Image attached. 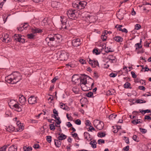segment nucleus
Instances as JSON below:
<instances>
[{"instance_id":"nucleus-1","label":"nucleus","mask_w":151,"mask_h":151,"mask_svg":"<svg viewBox=\"0 0 151 151\" xmlns=\"http://www.w3.org/2000/svg\"><path fill=\"white\" fill-rule=\"evenodd\" d=\"M93 79L89 76H82L80 78L79 85L84 91L91 89L94 86Z\"/></svg>"},{"instance_id":"nucleus-2","label":"nucleus","mask_w":151,"mask_h":151,"mask_svg":"<svg viewBox=\"0 0 151 151\" xmlns=\"http://www.w3.org/2000/svg\"><path fill=\"white\" fill-rule=\"evenodd\" d=\"M10 107L12 108H14L18 111H20L22 110V106L17 101L14 100L12 99L10 100L8 102Z\"/></svg>"},{"instance_id":"nucleus-3","label":"nucleus","mask_w":151,"mask_h":151,"mask_svg":"<svg viewBox=\"0 0 151 151\" xmlns=\"http://www.w3.org/2000/svg\"><path fill=\"white\" fill-rule=\"evenodd\" d=\"M61 36L59 34H53V35H48V36L46 38L45 40L47 42L48 44L49 42L56 41V40H60L61 39Z\"/></svg>"},{"instance_id":"nucleus-4","label":"nucleus","mask_w":151,"mask_h":151,"mask_svg":"<svg viewBox=\"0 0 151 151\" xmlns=\"http://www.w3.org/2000/svg\"><path fill=\"white\" fill-rule=\"evenodd\" d=\"M68 17L72 19H76L78 17V13L75 10L70 9L67 12Z\"/></svg>"},{"instance_id":"nucleus-5","label":"nucleus","mask_w":151,"mask_h":151,"mask_svg":"<svg viewBox=\"0 0 151 151\" xmlns=\"http://www.w3.org/2000/svg\"><path fill=\"white\" fill-rule=\"evenodd\" d=\"M56 55L58 59L61 60H66L68 56V53L64 50L58 51L56 54Z\"/></svg>"},{"instance_id":"nucleus-6","label":"nucleus","mask_w":151,"mask_h":151,"mask_svg":"<svg viewBox=\"0 0 151 151\" xmlns=\"http://www.w3.org/2000/svg\"><path fill=\"white\" fill-rule=\"evenodd\" d=\"M128 71H127V67L126 66L123 67V68L121 70L118 71L117 73H111L109 76H116L117 75H122L123 76H125V75H128Z\"/></svg>"},{"instance_id":"nucleus-7","label":"nucleus","mask_w":151,"mask_h":151,"mask_svg":"<svg viewBox=\"0 0 151 151\" xmlns=\"http://www.w3.org/2000/svg\"><path fill=\"white\" fill-rule=\"evenodd\" d=\"M93 124L95 127L99 130H101L104 126L103 122L98 120H94Z\"/></svg>"},{"instance_id":"nucleus-8","label":"nucleus","mask_w":151,"mask_h":151,"mask_svg":"<svg viewBox=\"0 0 151 151\" xmlns=\"http://www.w3.org/2000/svg\"><path fill=\"white\" fill-rule=\"evenodd\" d=\"M91 13L88 12H85L84 13V17H83V19L86 22L91 23L93 21L92 19L93 18V16L90 15Z\"/></svg>"},{"instance_id":"nucleus-9","label":"nucleus","mask_w":151,"mask_h":151,"mask_svg":"<svg viewBox=\"0 0 151 151\" xmlns=\"http://www.w3.org/2000/svg\"><path fill=\"white\" fill-rule=\"evenodd\" d=\"M38 101V98L34 96H31L28 99V102L30 104H33L36 103Z\"/></svg>"},{"instance_id":"nucleus-10","label":"nucleus","mask_w":151,"mask_h":151,"mask_svg":"<svg viewBox=\"0 0 151 151\" xmlns=\"http://www.w3.org/2000/svg\"><path fill=\"white\" fill-rule=\"evenodd\" d=\"M14 38L16 41L22 43L25 42L24 37L20 35L15 34L14 36Z\"/></svg>"},{"instance_id":"nucleus-11","label":"nucleus","mask_w":151,"mask_h":151,"mask_svg":"<svg viewBox=\"0 0 151 151\" xmlns=\"http://www.w3.org/2000/svg\"><path fill=\"white\" fill-rule=\"evenodd\" d=\"M81 44V42L79 38L75 39L72 41V45L75 47H77Z\"/></svg>"},{"instance_id":"nucleus-12","label":"nucleus","mask_w":151,"mask_h":151,"mask_svg":"<svg viewBox=\"0 0 151 151\" xmlns=\"http://www.w3.org/2000/svg\"><path fill=\"white\" fill-rule=\"evenodd\" d=\"M5 80L8 83L12 84L15 83L18 81H15V78L13 79L11 77V76H6L5 77Z\"/></svg>"},{"instance_id":"nucleus-13","label":"nucleus","mask_w":151,"mask_h":151,"mask_svg":"<svg viewBox=\"0 0 151 151\" xmlns=\"http://www.w3.org/2000/svg\"><path fill=\"white\" fill-rule=\"evenodd\" d=\"M58 130H59V132L58 133V139L60 140H63L66 139L67 136L61 133L62 130L60 128H59Z\"/></svg>"},{"instance_id":"nucleus-14","label":"nucleus","mask_w":151,"mask_h":151,"mask_svg":"<svg viewBox=\"0 0 151 151\" xmlns=\"http://www.w3.org/2000/svg\"><path fill=\"white\" fill-rule=\"evenodd\" d=\"M60 21L63 24L62 26V29H68V26H66V22L67 21L66 19L64 17L61 16Z\"/></svg>"},{"instance_id":"nucleus-15","label":"nucleus","mask_w":151,"mask_h":151,"mask_svg":"<svg viewBox=\"0 0 151 151\" xmlns=\"http://www.w3.org/2000/svg\"><path fill=\"white\" fill-rule=\"evenodd\" d=\"M17 98L20 103L22 105H24L25 104L26 101V100L25 97L22 95H19L17 96Z\"/></svg>"},{"instance_id":"nucleus-16","label":"nucleus","mask_w":151,"mask_h":151,"mask_svg":"<svg viewBox=\"0 0 151 151\" xmlns=\"http://www.w3.org/2000/svg\"><path fill=\"white\" fill-rule=\"evenodd\" d=\"M17 127L16 129V131L20 132L24 129V127L23 126V124L19 122H17Z\"/></svg>"},{"instance_id":"nucleus-17","label":"nucleus","mask_w":151,"mask_h":151,"mask_svg":"<svg viewBox=\"0 0 151 151\" xmlns=\"http://www.w3.org/2000/svg\"><path fill=\"white\" fill-rule=\"evenodd\" d=\"M28 26V24L27 23H25L24 24H21L19 27L17 28V29L19 31H22L24 29H26Z\"/></svg>"},{"instance_id":"nucleus-18","label":"nucleus","mask_w":151,"mask_h":151,"mask_svg":"<svg viewBox=\"0 0 151 151\" xmlns=\"http://www.w3.org/2000/svg\"><path fill=\"white\" fill-rule=\"evenodd\" d=\"M88 62L91 65V66L93 68H95L96 66L99 65V63L97 60H93L89 59Z\"/></svg>"},{"instance_id":"nucleus-19","label":"nucleus","mask_w":151,"mask_h":151,"mask_svg":"<svg viewBox=\"0 0 151 151\" xmlns=\"http://www.w3.org/2000/svg\"><path fill=\"white\" fill-rule=\"evenodd\" d=\"M86 2L81 1L78 2V9H83L86 6Z\"/></svg>"},{"instance_id":"nucleus-20","label":"nucleus","mask_w":151,"mask_h":151,"mask_svg":"<svg viewBox=\"0 0 151 151\" xmlns=\"http://www.w3.org/2000/svg\"><path fill=\"white\" fill-rule=\"evenodd\" d=\"M84 138L88 141H90L91 140V138L90 134L87 132L84 133Z\"/></svg>"},{"instance_id":"nucleus-21","label":"nucleus","mask_w":151,"mask_h":151,"mask_svg":"<svg viewBox=\"0 0 151 151\" xmlns=\"http://www.w3.org/2000/svg\"><path fill=\"white\" fill-rule=\"evenodd\" d=\"M108 58L109 59V62L112 63H116L117 61L115 57L113 55H109L108 56Z\"/></svg>"},{"instance_id":"nucleus-22","label":"nucleus","mask_w":151,"mask_h":151,"mask_svg":"<svg viewBox=\"0 0 151 151\" xmlns=\"http://www.w3.org/2000/svg\"><path fill=\"white\" fill-rule=\"evenodd\" d=\"M31 32L34 34H35L38 33H41L42 32V30L39 28H32L31 29Z\"/></svg>"},{"instance_id":"nucleus-23","label":"nucleus","mask_w":151,"mask_h":151,"mask_svg":"<svg viewBox=\"0 0 151 151\" xmlns=\"http://www.w3.org/2000/svg\"><path fill=\"white\" fill-rule=\"evenodd\" d=\"M60 106L61 108L65 111H68L70 110L69 108L63 103H60Z\"/></svg>"},{"instance_id":"nucleus-24","label":"nucleus","mask_w":151,"mask_h":151,"mask_svg":"<svg viewBox=\"0 0 151 151\" xmlns=\"http://www.w3.org/2000/svg\"><path fill=\"white\" fill-rule=\"evenodd\" d=\"M59 127L60 126H58L57 125H56V123H55V122L52 123V124H50L49 125V129L51 130L54 131L55 129V127Z\"/></svg>"},{"instance_id":"nucleus-25","label":"nucleus","mask_w":151,"mask_h":151,"mask_svg":"<svg viewBox=\"0 0 151 151\" xmlns=\"http://www.w3.org/2000/svg\"><path fill=\"white\" fill-rule=\"evenodd\" d=\"M6 130L9 132H13L15 130L14 127L12 125H10L6 128Z\"/></svg>"},{"instance_id":"nucleus-26","label":"nucleus","mask_w":151,"mask_h":151,"mask_svg":"<svg viewBox=\"0 0 151 151\" xmlns=\"http://www.w3.org/2000/svg\"><path fill=\"white\" fill-rule=\"evenodd\" d=\"M55 144L56 146L58 147H60L61 142L60 141V140H59V139H55Z\"/></svg>"},{"instance_id":"nucleus-27","label":"nucleus","mask_w":151,"mask_h":151,"mask_svg":"<svg viewBox=\"0 0 151 151\" xmlns=\"http://www.w3.org/2000/svg\"><path fill=\"white\" fill-rule=\"evenodd\" d=\"M106 35V31H105L104 32H103L102 33V35L101 37V39L104 41H106L107 38V37Z\"/></svg>"},{"instance_id":"nucleus-28","label":"nucleus","mask_w":151,"mask_h":151,"mask_svg":"<svg viewBox=\"0 0 151 151\" xmlns=\"http://www.w3.org/2000/svg\"><path fill=\"white\" fill-rule=\"evenodd\" d=\"M17 146L14 145L10 146L9 149V151H17Z\"/></svg>"},{"instance_id":"nucleus-29","label":"nucleus","mask_w":151,"mask_h":151,"mask_svg":"<svg viewBox=\"0 0 151 151\" xmlns=\"http://www.w3.org/2000/svg\"><path fill=\"white\" fill-rule=\"evenodd\" d=\"M141 42L142 39H141L140 40V42L139 43H138L135 44V47H136V50L139 49L142 47V46L141 45Z\"/></svg>"},{"instance_id":"nucleus-30","label":"nucleus","mask_w":151,"mask_h":151,"mask_svg":"<svg viewBox=\"0 0 151 151\" xmlns=\"http://www.w3.org/2000/svg\"><path fill=\"white\" fill-rule=\"evenodd\" d=\"M96 144L97 142L95 140L92 141L90 142V144L91 145V146L93 148H96Z\"/></svg>"},{"instance_id":"nucleus-31","label":"nucleus","mask_w":151,"mask_h":151,"mask_svg":"<svg viewBox=\"0 0 151 151\" xmlns=\"http://www.w3.org/2000/svg\"><path fill=\"white\" fill-rule=\"evenodd\" d=\"M114 39L117 42H122L123 41V38L120 36H118L114 37Z\"/></svg>"},{"instance_id":"nucleus-32","label":"nucleus","mask_w":151,"mask_h":151,"mask_svg":"<svg viewBox=\"0 0 151 151\" xmlns=\"http://www.w3.org/2000/svg\"><path fill=\"white\" fill-rule=\"evenodd\" d=\"M105 51L106 52L108 53L109 52H113L114 51V50L111 47H105Z\"/></svg>"},{"instance_id":"nucleus-33","label":"nucleus","mask_w":151,"mask_h":151,"mask_svg":"<svg viewBox=\"0 0 151 151\" xmlns=\"http://www.w3.org/2000/svg\"><path fill=\"white\" fill-rule=\"evenodd\" d=\"M71 135L72 136L74 137L76 140H78L79 139L78 135L76 133H74V132H72L71 133Z\"/></svg>"},{"instance_id":"nucleus-34","label":"nucleus","mask_w":151,"mask_h":151,"mask_svg":"<svg viewBox=\"0 0 151 151\" xmlns=\"http://www.w3.org/2000/svg\"><path fill=\"white\" fill-rule=\"evenodd\" d=\"M68 65H69L71 68H74L77 66V62L75 61H73Z\"/></svg>"},{"instance_id":"nucleus-35","label":"nucleus","mask_w":151,"mask_h":151,"mask_svg":"<svg viewBox=\"0 0 151 151\" xmlns=\"http://www.w3.org/2000/svg\"><path fill=\"white\" fill-rule=\"evenodd\" d=\"M59 3L56 1H53L51 4L53 8H57Z\"/></svg>"},{"instance_id":"nucleus-36","label":"nucleus","mask_w":151,"mask_h":151,"mask_svg":"<svg viewBox=\"0 0 151 151\" xmlns=\"http://www.w3.org/2000/svg\"><path fill=\"white\" fill-rule=\"evenodd\" d=\"M93 54H95L96 55H98L100 54V51L98 50L97 48H95L93 50Z\"/></svg>"},{"instance_id":"nucleus-37","label":"nucleus","mask_w":151,"mask_h":151,"mask_svg":"<svg viewBox=\"0 0 151 151\" xmlns=\"http://www.w3.org/2000/svg\"><path fill=\"white\" fill-rule=\"evenodd\" d=\"M24 151H31L32 150V148L31 147H24L23 148Z\"/></svg>"},{"instance_id":"nucleus-38","label":"nucleus","mask_w":151,"mask_h":151,"mask_svg":"<svg viewBox=\"0 0 151 151\" xmlns=\"http://www.w3.org/2000/svg\"><path fill=\"white\" fill-rule=\"evenodd\" d=\"M73 92L75 93H78L79 91V89L77 86H74L73 88Z\"/></svg>"},{"instance_id":"nucleus-39","label":"nucleus","mask_w":151,"mask_h":151,"mask_svg":"<svg viewBox=\"0 0 151 151\" xmlns=\"http://www.w3.org/2000/svg\"><path fill=\"white\" fill-rule=\"evenodd\" d=\"M132 139L134 141L137 142H139V141L138 137L135 135L133 136Z\"/></svg>"},{"instance_id":"nucleus-40","label":"nucleus","mask_w":151,"mask_h":151,"mask_svg":"<svg viewBox=\"0 0 151 151\" xmlns=\"http://www.w3.org/2000/svg\"><path fill=\"white\" fill-rule=\"evenodd\" d=\"M47 18H45L42 21V25L45 26L47 24Z\"/></svg>"},{"instance_id":"nucleus-41","label":"nucleus","mask_w":151,"mask_h":151,"mask_svg":"<svg viewBox=\"0 0 151 151\" xmlns=\"http://www.w3.org/2000/svg\"><path fill=\"white\" fill-rule=\"evenodd\" d=\"M66 117L70 121H72L73 120V118L71 116V114H67Z\"/></svg>"},{"instance_id":"nucleus-42","label":"nucleus","mask_w":151,"mask_h":151,"mask_svg":"<svg viewBox=\"0 0 151 151\" xmlns=\"http://www.w3.org/2000/svg\"><path fill=\"white\" fill-rule=\"evenodd\" d=\"M136 102L137 103H146V101H145L142 100L141 99H138L136 100Z\"/></svg>"},{"instance_id":"nucleus-43","label":"nucleus","mask_w":151,"mask_h":151,"mask_svg":"<svg viewBox=\"0 0 151 151\" xmlns=\"http://www.w3.org/2000/svg\"><path fill=\"white\" fill-rule=\"evenodd\" d=\"M97 135L99 137H103L106 136V134L103 132L98 133Z\"/></svg>"},{"instance_id":"nucleus-44","label":"nucleus","mask_w":151,"mask_h":151,"mask_svg":"<svg viewBox=\"0 0 151 151\" xmlns=\"http://www.w3.org/2000/svg\"><path fill=\"white\" fill-rule=\"evenodd\" d=\"M27 36L28 38L30 39L34 38L35 36V35H34L32 33H30V34H28Z\"/></svg>"},{"instance_id":"nucleus-45","label":"nucleus","mask_w":151,"mask_h":151,"mask_svg":"<svg viewBox=\"0 0 151 151\" xmlns=\"http://www.w3.org/2000/svg\"><path fill=\"white\" fill-rule=\"evenodd\" d=\"M46 140L49 143H50L52 141V137L50 136H46Z\"/></svg>"},{"instance_id":"nucleus-46","label":"nucleus","mask_w":151,"mask_h":151,"mask_svg":"<svg viewBox=\"0 0 151 151\" xmlns=\"http://www.w3.org/2000/svg\"><path fill=\"white\" fill-rule=\"evenodd\" d=\"M6 0H0V9L2 8Z\"/></svg>"},{"instance_id":"nucleus-47","label":"nucleus","mask_w":151,"mask_h":151,"mask_svg":"<svg viewBox=\"0 0 151 151\" xmlns=\"http://www.w3.org/2000/svg\"><path fill=\"white\" fill-rule=\"evenodd\" d=\"M130 85V84L129 83L127 82L124 85V87L125 88H129Z\"/></svg>"},{"instance_id":"nucleus-48","label":"nucleus","mask_w":151,"mask_h":151,"mask_svg":"<svg viewBox=\"0 0 151 151\" xmlns=\"http://www.w3.org/2000/svg\"><path fill=\"white\" fill-rule=\"evenodd\" d=\"M150 112V110L148 109H147L146 110H142L140 111V112H141L142 114H145L146 113H149Z\"/></svg>"},{"instance_id":"nucleus-49","label":"nucleus","mask_w":151,"mask_h":151,"mask_svg":"<svg viewBox=\"0 0 151 151\" xmlns=\"http://www.w3.org/2000/svg\"><path fill=\"white\" fill-rule=\"evenodd\" d=\"M116 115L114 114H111L109 116V118L110 119H115L116 117Z\"/></svg>"},{"instance_id":"nucleus-50","label":"nucleus","mask_w":151,"mask_h":151,"mask_svg":"<svg viewBox=\"0 0 151 151\" xmlns=\"http://www.w3.org/2000/svg\"><path fill=\"white\" fill-rule=\"evenodd\" d=\"M7 146L4 145L0 147V151H6Z\"/></svg>"},{"instance_id":"nucleus-51","label":"nucleus","mask_w":151,"mask_h":151,"mask_svg":"<svg viewBox=\"0 0 151 151\" xmlns=\"http://www.w3.org/2000/svg\"><path fill=\"white\" fill-rule=\"evenodd\" d=\"M133 78L134 79V81L135 83H138L139 82V80H140L139 79L136 78L137 76H132Z\"/></svg>"},{"instance_id":"nucleus-52","label":"nucleus","mask_w":151,"mask_h":151,"mask_svg":"<svg viewBox=\"0 0 151 151\" xmlns=\"http://www.w3.org/2000/svg\"><path fill=\"white\" fill-rule=\"evenodd\" d=\"M141 28V26L139 24H136L135 26V29L137 30Z\"/></svg>"},{"instance_id":"nucleus-53","label":"nucleus","mask_w":151,"mask_h":151,"mask_svg":"<svg viewBox=\"0 0 151 151\" xmlns=\"http://www.w3.org/2000/svg\"><path fill=\"white\" fill-rule=\"evenodd\" d=\"M123 27L122 25H117L115 27H117V29L119 31H122V27Z\"/></svg>"},{"instance_id":"nucleus-54","label":"nucleus","mask_w":151,"mask_h":151,"mask_svg":"<svg viewBox=\"0 0 151 151\" xmlns=\"http://www.w3.org/2000/svg\"><path fill=\"white\" fill-rule=\"evenodd\" d=\"M11 112L10 111L7 110L6 112V114L7 115V116L6 117L10 116H11Z\"/></svg>"},{"instance_id":"nucleus-55","label":"nucleus","mask_w":151,"mask_h":151,"mask_svg":"<svg viewBox=\"0 0 151 151\" xmlns=\"http://www.w3.org/2000/svg\"><path fill=\"white\" fill-rule=\"evenodd\" d=\"M75 123L77 125H80L81 124V122L79 119H77L75 121Z\"/></svg>"},{"instance_id":"nucleus-56","label":"nucleus","mask_w":151,"mask_h":151,"mask_svg":"<svg viewBox=\"0 0 151 151\" xmlns=\"http://www.w3.org/2000/svg\"><path fill=\"white\" fill-rule=\"evenodd\" d=\"M85 124L86 126H91V123L89 120H87L85 121Z\"/></svg>"},{"instance_id":"nucleus-57","label":"nucleus","mask_w":151,"mask_h":151,"mask_svg":"<svg viewBox=\"0 0 151 151\" xmlns=\"http://www.w3.org/2000/svg\"><path fill=\"white\" fill-rule=\"evenodd\" d=\"M139 129L140 131L143 134L147 132V130L144 129L140 128Z\"/></svg>"},{"instance_id":"nucleus-58","label":"nucleus","mask_w":151,"mask_h":151,"mask_svg":"<svg viewBox=\"0 0 151 151\" xmlns=\"http://www.w3.org/2000/svg\"><path fill=\"white\" fill-rule=\"evenodd\" d=\"M93 93L92 92H89L86 95L87 97H92Z\"/></svg>"},{"instance_id":"nucleus-59","label":"nucleus","mask_w":151,"mask_h":151,"mask_svg":"<svg viewBox=\"0 0 151 151\" xmlns=\"http://www.w3.org/2000/svg\"><path fill=\"white\" fill-rule=\"evenodd\" d=\"M98 144H101L102 143H104V141L102 139H100L98 140Z\"/></svg>"},{"instance_id":"nucleus-60","label":"nucleus","mask_w":151,"mask_h":151,"mask_svg":"<svg viewBox=\"0 0 151 151\" xmlns=\"http://www.w3.org/2000/svg\"><path fill=\"white\" fill-rule=\"evenodd\" d=\"M9 37V35L7 34H5L4 36L3 37V40L4 41L7 38Z\"/></svg>"},{"instance_id":"nucleus-61","label":"nucleus","mask_w":151,"mask_h":151,"mask_svg":"<svg viewBox=\"0 0 151 151\" xmlns=\"http://www.w3.org/2000/svg\"><path fill=\"white\" fill-rule=\"evenodd\" d=\"M79 62L82 64H83L86 63V61L83 59H81L79 60Z\"/></svg>"},{"instance_id":"nucleus-62","label":"nucleus","mask_w":151,"mask_h":151,"mask_svg":"<svg viewBox=\"0 0 151 151\" xmlns=\"http://www.w3.org/2000/svg\"><path fill=\"white\" fill-rule=\"evenodd\" d=\"M78 4L76 3H73L72 4L73 6L75 8H77L78 9V2H77Z\"/></svg>"},{"instance_id":"nucleus-63","label":"nucleus","mask_w":151,"mask_h":151,"mask_svg":"<svg viewBox=\"0 0 151 151\" xmlns=\"http://www.w3.org/2000/svg\"><path fill=\"white\" fill-rule=\"evenodd\" d=\"M55 123H56V124L58 125H59L61 123V121L60 120V119H57L56 120Z\"/></svg>"},{"instance_id":"nucleus-64","label":"nucleus","mask_w":151,"mask_h":151,"mask_svg":"<svg viewBox=\"0 0 151 151\" xmlns=\"http://www.w3.org/2000/svg\"><path fill=\"white\" fill-rule=\"evenodd\" d=\"M58 78V76H56L53 79L51 80V82L52 83H55L56 81Z\"/></svg>"}]
</instances>
